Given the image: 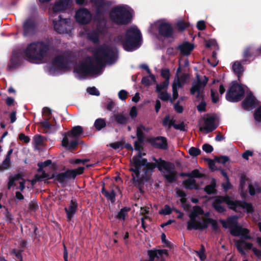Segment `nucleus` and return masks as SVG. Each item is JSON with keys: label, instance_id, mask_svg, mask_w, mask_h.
I'll list each match as a JSON object with an SVG mask.
<instances>
[{"label": "nucleus", "instance_id": "c9c22d12", "mask_svg": "<svg viewBox=\"0 0 261 261\" xmlns=\"http://www.w3.org/2000/svg\"><path fill=\"white\" fill-rule=\"evenodd\" d=\"M202 87V82L201 80L198 77L196 82L194 83L190 89V94L192 95H195V93H198L202 90L201 88Z\"/></svg>", "mask_w": 261, "mask_h": 261}, {"label": "nucleus", "instance_id": "680f3d73", "mask_svg": "<svg viewBox=\"0 0 261 261\" xmlns=\"http://www.w3.org/2000/svg\"><path fill=\"white\" fill-rule=\"evenodd\" d=\"M207 162L208 167L211 171H214L219 170L215 165V161L212 159L206 158L205 159Z\"/></svg>", "mask_w": 261, "mask_h": 261}, {"label": "nucleus", "instance_id": "473e14b6", "mask_svg": "<svg viewBox=\"0 0 261 261\" xmlns=\"http://www.w3.org/2000/svg\"><path fill=\"white\" fill-rule=\"evenodd\" d=\"M240 207L246 211L247 214H252L254 212V208L252 204L244 200H240Z\"/></svg>", "mask_w": 261, "mask_h": 261}, {"label": "nucleus", "instance_id": "bf43d9fd", "mask_svg": "<svg viewBox=\"0 0 261 261\" xmlns=\"http://www.w3.org/2000/svg\"><path fill=\"white\" fill-rule=\"evenodd\" d=\"M245 230L247 231H243L241 232V238L239 240H244L245 241L246 240H251L252 239L251 236L249 234L250 233V231L248 229L245 228Z\"/></svg>", "mask_w": 261, "mask_h": 261}, {"label": "nucleus", "instance_id": "49530a36", "mask_svg": "<svg viewBox=\"0 0 261 261\" xmlns=\"http://www.w3.org/2000/svg\"><path fill=\"white\" fill-rule=\"evenodd\" d=\"M11 159L5 158L2 163L0 165V171L8 169L11 166Z\"/></svg>", "mask_w": 261, "mask_h": 261}, {"label": "nucleus", "instance_id": "a19ab883", "mask_svg": "<svg viewBox=\"0 0 261 261\" xmlns=\"http://www.w3.org/2000/svg\"><path fill=\"white\" fill-rule=\"evenodd\" d=\"M177 87L179 88H181L182 87V84L179 82V79H178V81L175 82H174L172 84V92H173V99L175 100L178 97V93L177 91Z\"/></svg>", "mask_w": 261, "mask_h": 261}, {"label": "nucleus", "instance_id": "37998d69", "mask_svg": "<svg viewBox=\"0 0 261 261\" xmlns=\"http://www.w3.org/2000/svg\"><path fill=\"white\" fill-rule=\"evenodd\" d=\"M130 210L129 207L125 206L122 208L116 216V218L119 220H124L127 213Z\"/></svg>", "mask_w": 261, "mask_h": 261}, {"label": "nucleus", "instance_id": "2f4dec72", "mask_svg": "<svg viewBox=\"0 0 261 261\" xmlns=\"http://www.w3.org/2000/svg\"><path fill=\"white\" fill-rule=\"evenodd\" d=\"M183 184L184 185V187L189 190H198L199 187L196 183V181L194 179L189 178L188 179L185 180L183 181Z\"/></svg>", "mask_w": 261, "mask_h": 261}, {"label": "nucleus", "instance_id": "20e7f679", "mask_svg": "<svg viewBox=\"0 0 261 261\" xmlns=\"http://www.w3.org/2000/svg\"><path fill=\"white\" fill-rule=\"evenodd\" d=\"M129 7L125 5H118L112 8L110 12V18L115 24L119 25H127L130 23L133 15Z\"/></svg>", "mask_w": 261, "mask_h": 261}, {"label": "nucleus", "instance_id": "ea45409f", "mask_svg": "<svg viewBox=\"0 0 261 261\" xmlns=\"http://www.w3.org/2000/svg\"><path fill=\"white\" fill-rule=\"evenodd\" d=\"M216 183L215 179H213L210 185H206L204 188V191L208 195L215 194L216 193Z\"/></svg>", "mask_w": 261, "mask_h": 261}, {"label": "nucleus", "instance_id": "6e6552de", "mask_svg": "<svg viewBox=\"0 0 261 261\" xmlns=\"http://www.w3.org/2000/svg\"><path fill=\"white\" fill-rule=\"evenodd\" d=\"M85 168L79 167L75 169H68L64 172H61L55 175V179L61 184H66V180L70 179H74L77 175L83 173Z\"/></svg>", "mask_w": 261, "mask_h": 261}, {"label": "nucleus", "instance_id": "412c9836", "mask_svg": "<svg viewBox=\"0 0 261 261\" xmlns=\"http://www.w3.org/2000/svg\"><path fill=\"white\" fill-rule=\"evenodd\" d=\"M162 124L164 126L168 125V127L169 128L171 126H173L175 129L180 130L183 132L186 131L185 123L183 121L179 124H175V120L174 119H170V116L169 115H166L164 118Z\"/></svg>", "mask_w": 261, "mask_h": 261}, {"label": "nucleus", "instance_id": "603ef678", "mask_svg": "<svg viewBox=\"0 0 261 261\" xmlns=\"http://www.w3.org/2000/svg\"><path fill=\"white\" fill-rule=\"evenodd\" d=\"M42 113L44 116V119L50 120L52 117V112L50 108L44 107L42 109Z\"/></svg>", "mask_w": 261, "mask_h": 261}, {"label": "nucleus", "instance_id": "338daca9", "mask_svg": "<svg viewBox=\"0 0 261 261\" xmlns=\"http://www.w3.org/2000/svg\"><path fill=\"white\" fill-rule=\"evenodd\" d=\"M87 91L92 95L99 96L100 95L99 91L95 87L88 88Z\"/></svg>", "mask_w": 261, "mask_h": 261}, {"label": "nucleus", "instance_id": "c03bdc74", "mask_svg": "<svg viewBox=\"0 0 261 261\" xmlns=\"http://www.w3.org/2000/svg\"><path fill=\"white\" fill-rule=\"evenodd\" d=\"M114 117L116 122L119 124H125L127 122V117L122 114H115Z\"/></svg>", "mask_w": 261, "mask_h": 261}, {"label": "nucleus", "instance_id": "1a4fd4ad", "mask_svg": "<svg viewBox=\"0 0 261 261\" xmlns=\"http://www.w3.org/2000/svg\"><path fill=\"white\" fill-rule=\"evenodd\" d=\"M91 2L96 8V20H101L112 5V2L110 1L91 0Z\"/></svg>", "mask_w": 261, "mask_h": 261}, {"label": "nucleus", "instance_id": "09e8293b", "mask_svg": "<svg viewBox=\"0 0 261 261\" xmlns=\"http://www.w3.org/2000/svg\"><path fill=\"white\" fill-rule=\"evenodd\" d=\"M196 253L201 261L204 260L206 258L205 254V248L203 244L201 245L200 249L199 251H196Z\"/></svg>", "mask_w": 261, "mask_h": 261}, {"label": "nucleus", "instance_id": "f257e3e1", "mask_svg": "<svg viewBox=\"0 0 261 261\" xmlns=\"http://www.w3.org/2000/svg\"><path fill=\"white\" fill-rule=\"evenodd\" d=\"M93 54L96 65H95L89 57L88 60L81 63L74 69L76 73L84 75L97 73L104 63L113 64L118 58L117 53L112 47L106 44L95 48Z\"/></svg>", "mask_w": 261, "mask_h": 261}, {"label": "nucleus", "instance_id": "a211bd4d", "mask_svg": "<svg viewBox=\"0 0 261 261\" xmlns=\"http://www.w3.org/2000/svg\"><path fill=\"white\" fill-rule=\"evenodd\" d=\"M230 196L226 195L224 196H218L212 203L213 207L218 213H223L226 211L225 208L221 205L222 203H227Z\"/></svg>", "mask_w": 261, "mask_h": 261}, {"label": "nucleus", "instance_id": "72a5a7b5", "mask_svg": "<svg viewBox=\"0 0 261 261\" xmlns=\"http://www.w3.org/2000/svg\"><path fill=\"white\" fill-rule=\"evenodd\" d=\"M240 202L239 200H232L230 197L229 198L226 204L227 205L228 208L233 211L238 213L240 212V211L238 208V207H240V204L239 203Z\"/></svg>", "mask_w": 261, "mask_h": 261}, {"label": "nucleus", "instance_id": "6e6d98bb", "mask_svg": "<svg viewBox=\"0 0 261 261\" xmlns=\"http://www.w3.org/2000/svg\"><path fill=\"white\" fill-rule=\"evenodd\" d=\"M189 154L193 157H196L201 153L200 149L195 147H191L188 151Z\"/></svg>", "mask_w": 261, "mask_h": 261}, {"label": "nucleus", "instance_id": "9d476101", "mask_svg": "<svg viewBox=\"0 0 261 261\" xmlns=\"http://www.w3.org/2000/svg\"><path fill=\"white\" fill-rule=\"evenodd\" d=\"M245 245V248L249 250H252L254 254L259 259H261V250L252 247L253 244L250 242H247L244 240H237L235 243L236 247L238 251L242 254L245 255V252L243 246Z\"/></svg>", "mask_w": 261, "mask_h": 261}, {"label": "nucleus", "instance_id": "f3484780", "mask_svg": "<svg viewBox=\"0 0 261 261\" xmlns=\"http://www.w3.org/2000/svg\"><path fill=\"white\" fill-rule=\"evenodd\" d=\"M76 21L81 24H86L90 22L92 16L90 11L86 8H81L75 13Z\"/></svg>", "mask_w": 261, "mask_h": 261}, {"label": "nucleus", "instance_id": "39448f33", "mask_svg": "<svg viewBox=\"0 0 261 261\" xmlns=\"http://www.w3.org/2000/svg\"><path fill=\"white\" fill-rule=\"evenodd\" d=\"M153 160L156 163V167L160 171L163 172L164 169L167 172L163 173V176L168 183L175 182L178 180L177 172L175 170L173 163L166 161L161 158L158 160L153 157Z\"/></svg>", "mask_w": 261, "mask_h": 261}, {"label": "nucleus", "instance_id": "7c9ffc66", "mask_svg": "<svg viewBox=\"0 0 261 261\" xmlns=\"http://www.w3.org/2000/svg\"><path fill=\"white\" fill-rule=\"evenodd\" d=\"M211 219V218H205L203 220L202 222L198 221L196 224L193 227V229L203 230L206 229L208 227V224L210 223L208 219Z\"/></svg>", "mask_w": 261, "mask_h": 261}, {"label": "nucleus", "instance_id": "f03ea898", "mask_svg": "<svg viewBox=\"0 0 261 261\" xmlns=\"http://www.w3.org/2000/svg\"><path fill=\"white\" fill-rule=\"evenodd\" d=\"M52 45V41L48 39L32 42L29 44L23 50V57L20 51H13L9 68H18L22 64L23 59L31 62L42 61L44 58L47 56Z\"/></svg>", "mask_w": 261, "mask_h": 261}, {"label": "nucleus", "instance_id": "e433bc0d", "mask_svg": "<svg viewBox=\"0 0 261 261\" xmlns=\"http://www.w3.org/2000/svg\"><path fill=\"white\" fill-rule=\"evenodd\" d=\"M232 70L239 79L243 74V67L239 62H235L232 65Z\"/></svg>", "mask_w": 261, "mask_h": 261}, {"label": "nucleus", "instance_id": "aec40b11", "mask_svg": "<svg viewBox=\"0 0 261 261\" xmlns=\"http://www.w3.org/2000/svg\"><path fill=\"white\" fill-rule=\"evenodd\" d=\"M78 210V203L75 199H71L68 207H65L64 211L66 214L67 221L69 222Z\"/></svg>", "mask_w": 261, "mask_h": 261}, {"label": "nucleus", "instance_id": "13d9d810", "mask_svg": "<svg viewBox=\"0 0 261 261\" xmlns=\"http://www.w3.org/2000/svg\"><path fill=\"white\" fill-rule=\"evenodd\" d=\"M161 76L165 79V81H167V82H169L170 73L169 69H162L161 71Z\"/></svg>", "mask_w": 261, "mask_h": 261}, {"label": "nucleus", "instance_id": "de8ad7c7", "mask_svg": "<svg viewBox=\"0 0 261 261\" xmlns=\"http://www.w3.org/2000/svg\"><path fill=\"white\" fill-rule=\"evenodd\" d=\"M207 62L214 67L218 65L219 61L217 59V53L215 51H213L211 58L208 59Z\"/></svg>", "mask_w": 261, "mask_h": 261}, {"label": "nucleus", "instance_id": "052dcab7", "mask_svg": "<svg viewBox=\"0 0 261 261\" xmlns=\"http://www.w3.org/2000/svg\"><path fill=\"white\" fill-rule=\"evenodd\" d=\"M209 221L210 222V223L212 226V229L215 232H217L219 231H220V229L219 228V226L218 225L217 221L212 218L211 219H208Z\"/></svg>", "mask_w": 261, "mask_h": 261}, {"label": "nucleus", "instance_id": "c756f323", "mask_svg": "<svg viewBox=\"0 0 261 261\" xmlns=\"http://www.w3.org/2000/svg\"><path fill=\"white\" fill-rule=\"evenodd\" d=\"M101 193L108 200H110L112 203L115 202L116 197V193L115 191L114 190H112L110 192H109L105 189V183H102Z\"/></svg>", "mask_w": 261, "mask_h": 261}, {"label": "nucleus", "instance_id": "dca6fc26", "mask_svg": "<svg viewBox=\"0 0 261 261\" xmlns=\"http://www.w3.org/2000/svg\"><path fill=\"white\" fill-rule=\"evenodd\" d=\"M159 35L164 38H172L174 34V30L171 24L169 22H162L158 25Z\"/></svg>", "mask_w": 261, "mask_h": 261}, {"label": "nucleus", "instance_id": "423d86ee", "mask_svg": "<svg viewBox=\"0 0 261 261\" xmlns=\"http://www.w3.org/2000/svg\"><path fill=\"white\" fill-rule=\"evenodd\" d=\"M39 22L34 17L30 16L22 23V36L24 37H33L39 31Z\"/></svg>", "mask_w": 261, "mask_h": 261}, {"label": "nucleus", "instance_id": "f704fd0d", "mask_svg": "<svg viewBox=\"0 0 261 261\" xmlns=\"http://www.w3.org/2000/svg\"><path fill=\"white\" fill-rule=\"evenodd\" d=\"M198 215H196L194 212L192 211L189 215L190 220L187 222V229L191 230L193 229V227L196 224L198 220L196 219Z\"/></svg>", "mask_w": 261, "mask_h": 261}, {"label": "nucleus", "instance_id": "bb28decb", "mask_svg": "<svg viewBox=\"0 0 261 261\" xmlns=\"http://www.w3.org/2000/svg\"><path fill=\"white\" fill-rule=\"evenodd\" d=\"M163 254H167V250H149L147 251V254L149 256V259L150 261H154L155 257L159 258V256H162Z\"/></svg>", "mask_w": 261, "mask_h": 261}, {"label": "nucleus", "instance_id": "4468645a", "mask_svg": "<svg viewBox=\"0 0 261 261\" xmlns=\"http://www.w3.org/2000/svg\"><path fill=\"white\" fill-rule=\"evenodd\" d=\"M69 22L70 19L63 18L61 15L58 16L57 19L53 20L54 30L60 34L67 33Z\"/></svg>", "mask_w": 261, "mask_h": 261}, {"label": "nucleus", "instance_id": "2eb2a0df", "mask_svg": "<svg viewBox=\"0 0 261 261\" xmlns=\"http://www.w3.org/2000/svg\"><path fill=\"white\" fill-rule=\"evenodd\" d=\"M230 233L234 237L240 236L243 230L246 231L245 228L238 225V217L236 216H230L228 218Z\"/></svg>", "mask_w": 261, "mask_h": 261}, {"label": "nucleus", "instance_id": "58836bf2", "mask_svg": "<svg viewBox=\"0 0 261 261\" xmlns=\"http://www.w3.org/2000/svg\"><path fill=\"white\" fill-rule=\"evenodd\" d=\"M248 191L251 196H254L256 194H260L261 193V187L257 183H255L254 186L250 184L248 185Z\"/></svg>", "mask_w": 261, "mask_h": 261}, {"label": "nucleus", "instance_id": "0eeeda50", "mask_svg": "<svg viewBox=\"0 0 261 261\" xmlns=\"http://www.w3.org/2000/svg\"><path fill=\"white\" fill-rule=\"evenodd\" d=\"M245 94V90L241 85L236 82H233L232 85L226 94V99L230 102H236L242 99Z\"/></svg>", "mask_w": 261, "mask_h": 261}, {"label": "nucleus", "instance_id": "69168bd1", "mask_svg": "<svg viewBox=\"0 0 261 261\" xmlns=\"http://www.w3.org/2000/svg\"><path fill=\"white\" fill-rule=\"evenodd\" d=\"M206 103L204 100H202L197 106V109L199 112H204L206 110Z\"/></svg>", "mask_w": 261, "mask_h": 261}, {"label": "nucleus", "instance_id": "4be33fe9", "mask_svg": "<svg viewBox=\"0 0 261 261\" xmlns=\"http://www.w3.org/2000/svg\"><path fill=\"white\" fill-rule=\"evenodd\" d=\"M256 106L255 98L252 93L248 94L242 102V107L245 110H249Z\"/></svg>", "mask_w": 261, "mask_h": 261}, {"label": "nucleus", "instance_id": "864d4df0", "mask_svg": "<svg viewBox=\"0 0 261 261\" xmlns=\"http://www.w3.org/2000/svg\"><path fill=\"white\" fill-rule=\"evenodd\" d=\"M137 137L138 141L143 143L144 141L145 134L143 132L142 129L140 127H138L137 128Z\"/></svg>", "mask_w": 261, "mask_h": 261}, {"label": "nucleus", "instance_id": "8fccbe9b", "mask_svg": "<svg viewBox=\"0 0 261 261\" xmlns=\"http://www.w3.org/2000/svg\"><path fill=\"white\" fill-rule=\"evenodd\" d=\"M158 93L159 94V98L162 101H167L170 100L172 102V99L170 98V95L167 91L161 92Z\"/></svg>", "mask_w": 261, "mask_h": 261}, {"label": "nucleus", "instance_id": "6ab92c4d", "mask_svg": "<svg viewBox=\"0 0 261 261\" xmlns=\"http://www.w3.org/2000/svg\"><path fill=\"white\" fill-rule=\"evenodd\" d=\"M104 31V27L100 23L96 25L95 29L89 31L87 33L88 39L94 43H97L99 41V36Z\"/></svg>", "mask_w": 261, "mask_h": 261}, {"label": "nucleus", "instance_id": "ddd939ff", "mask_svg": "<svg viewBox=\"0 0 261 261\" xmlns=\"http://www.w3.org/2000/svg\"><path fill=\"white\" fill-rule=\"evenodd\" d=\"M204 126L200 127L199 130L201 132L205 131L206 134H208L215 130L218 126L216 123V117L214 115L209 114H206V117L203 119Z\"/></svg>", "mask_w": 261, "mask_h": 261}, {"label": "nucleus", "instance_id": "3c124183", "mask_svg": "<svg viewBox=\"0 0 261 261\" xmlns=\"http://www.w3.org/2000/svg\"><path fill=\"white\" fill-rule=\"evenodd\" d=\"M169 84V82H167V81H164L163 82L160 84H156L155 92L156 93L162 92V90L163 89L167 88Z\"/></svg>", "mask_w": 261, "mask_h": 261}, {"label": "nucleus", "instance_id": "e2e57ef3", "mask_svg": "<svg viewBox=\"0 0 261 261\" xmlns=\"http://www.w3.org/2000/svg\"><path fill=\"white\" fill-rule=\"evenodd\" d=\"M189 178L193 179V178H201L202 174L198 169H194L191 172L189 173Z\"/></svg>", "mask_w": 261, "mask_h": 261}, {"label": "nucleus", "instance_id": "5fc2aeb1", "mask_svg": "<svg viewBox=\"0 0 261 261\" xmlns=\"http://www.w3.org/2000/svg\"><path fill=\"white\" fill-rule=\"evenodd\" d=\"M43 137L40 135H36L34 137L33 141L36 146L43 145Z\"/></svg>", "mask_w": 261, "mask_h": 261}, {"label": "nucleus", "instance_id": "4d7b16f0", "mask_svg": "<svg viewBox=\"0 0 261 261\" xmlns=\"http://www.w3.org/2000/svg\"><path fill=\"white\" fill-rule=\"evenodd\" d=\"M214 160L219 163L224 164L229 161V159L227 156L221 155L220 156H215Z\"/></svg>", "mask_w": 261, "mask_h": 261}, {"label": "nucleus", "instance_id": "9b49d317", "mask_svg": "<svg viewBox=\"0 0 261 261\" xmlns=\"http://www.w3.org/2000/svg\"><path fill=\"white\" fill-rule=\"evenodd\" d=\"M70 62V58L64 55L56 56L52 61V65L59 70H65L68 69Z\"/></svg>", "mask_w": 261, "mask_h": 261}, {"label": "nucleus", "instance_id": "a878e982", "mask_svg": "<svg viewBox=\"0 0 261 261\" xmlns=\"http://www.w3.org/2000/svg\"><path fill=\"white\" fill-rule=\"evenodd\" d=\"M79 144V142L78 140H72L69 142L66 136H65L62 141V146L67 150H74L76 148Z\"/></svg>", "mask_w": 261, "mask_h": 261}, {"label": "nucleus", "instance_id": "c85d7f7f", "mask_svg": "<svg viewBox=\"0 0 261 261\" xmlns=\"http://www.w3.org/2000/svg\"><path fill=\"white\" fill-rule=\"evenodd\" d=\"M83 133V127L81 126L77 125L73 127L70 130L67 132L66 135L70 137H78Z\"/></svg>", "mask_w": 261, "mask_h": 261}, {"label": "nucleus", "instance_id": "79ce46f5", "mask_svg": "<svg viewBox=\"0 0 261 261\" xmlns=\"http://www.w3.org/2000/svg\"><path fill=\"white\" fill-rule=\"evenodd\" d=\"M107 125L106 120L103 118H98L95 120L94 126L97 130H100Z\"/></svg>", "mask_w": 261, "mask_h": 261}, {"label": "nucleus", "instance_id": "b1692460", "mask_svg": "<svg viewBox=\"0 0 261 261\" xmlns=\"http://www.w3.org/2000/svg\"><path fill=\"white\" fill-rule=\"evenodd\" d=\"M70 0H59L57 1L53 7V11L54 13L63 11L69 7Z\"/></svg>", "mask_w": 261, "mask_h": 261}, {"label": "nucleus", "instance_id": "7ed1b4c3", "mask_svg": "<svg viewBox=\"0 0 261 261\" xmlns=\"http://www.w3.org/2000/svg\"><path fill=\"white\" fill-rule=\"evenodd\" d=\"M119 40L123 49L127 51H133L138 49L142 44V34L137 27H132L125 32L124 38L120 37Z\"/></svg>", "mask_w": 261, "mask_h": 261}, {"label": "nucleus", "instance_id": "0e129e2a", "mask_svg": "<svg viewBox=\"0 0 261 261\" xmlns=\"http://www.w3.org/2000/svg\"><path fill=\"white\" fill-rule=\"evenodd\" d=\"M172 213V210L169 205L166 204L164 208L161 210L159 212V214L161 215H170Z\"/></svg>", "mask_w": 261, "mask_h": 261}, {"label": "nucleus", "instance_id": "cd10ccee", "mask_svg": "<svg viewBox=\"0 0 261 261\" xmlns=\"http://www.w3.org/2000/svg\"><path fill=\"white\" fill-rule=\"evenodd\" d=\"M141 169L136 167H132L129 169V171L133 172L132 173V180L133 183L136 186V184H140L141 182V180H142V178H140V170Z\"/></svg>", "mask_w": 261, "mask_h": 261}, {"label": "nucleus", "instance_id": "393cba45", "mask_svg": "<svg viewBox=\"0 0 261 261\" xmlns=\"http://www.w3.org/2000/svg\"><path fill=\"white\" fill-rule=\"evenodd\" d=\"M146 164V159L142 158L141 152L138 153L137 155H134L131 161V166L141 169V166H145Z\"/></svg>", "mask_w": 261, "mask_h": 261}, {"label": "nucleus", "instance_id": "f8f14e48", "mask_svg": "<svg viewBox=\"0 0 261 261\" xmlns=\"http://www.w3.org/2000/svg\"><path fill=\"white\" fill-rule=\"evenodd\" d=\"M148 142L155 149L166 150L169 148L168 140L164 136H157L148 139Z\"/></svg>", "mask_w": 261, "mask_h": 261}, {"label": "nucleus", "instance_id": "4c0bfd02", "mask_svg": "<svg viewBox=\"0 0 261 261\" xmlns=\"http://www.w3.org/2000/svg\"><path fill=\"white\" fill-rule=\"evenodd\" d=\"M190 25V24L184 20L178 21L174 25V28L179 32H184Z\"/></svg>", "mask_w": 261, "mask_h": 261}, {"label": "nucleus", "instance_id": "774afa93", "mask_svg": "<svg viewBox=\"0 0 261 261\" xmlns=\"http://www.w3.org/2000/svg\"><path fill=\"white\" fill-rule=\"evenodd\" d=\"M254 117L257 121H261V106L255 110Z\"/></svg>", "mask_w": 261, "mask_h": 261}, {"label": "nucleus", "instance_id": "5701e85b", "mask_svg": "<svg viewBox=\"0 0 261 261\" xmlns=\"http://www.w3.org/2000/svg\"><path fill=\"white\" fill-rule=\"evenodd\" d=\"M194 48L193 44L186 41L178 45L176 49L178 50L183 56H189Z\"/></svg>", "mask_w": 261, "mask_h": 261}, {"label": "nucleus", "instance_id": "a18cd8bd", "mask_svg": "<svg viewBox=\"0 0 261 261\" xmlns=\"http://www.w3.org/2000/svg\"><path fill=\"white\" fill-rule=\"evenodd\" d=\"M55 177V174H53L51 176L49 175V174L46 173L45 171H43L41 174H36L35 175V182L41 181L42 179L46 178L48 179H52Z\"/></svg>", "mask_w": 261, "mask_h": 261}]
</instances>
